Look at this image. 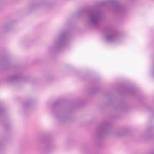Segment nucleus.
Here are the masks:
<instances>
[{"label":"nucleus","instance_id":"nucleus-1","mask_svg":"<svg viewBox=\"0 0 154 154\" xmlns=\"http://www.w3.org/2000/svg\"><path fill=\"white\" fill-rule=\"evenodd\" d=\"M71 31L69 29H66L59 34L54 46L48 47V50L50 51H58L67 46L69 44V39Z\"/></svg>","mask_w":154,"mask_h":154},{"label":"nucleus","instance_id":"nucleus-2","mask_svg":"<svg viewBox=\"0 0 154 154\" xmlns=\"http://www.w3.org/2000/svg\"><path fill=\"white\" fill-rule=\"evenodd\" d=\"M85 14L87 15L89 22L91 24L96 25L99 24L102 20V14L100 10L83 9L79 12L78 15L80 16Z\"/></svg>","mask_w":154,"mask_h":154},{"label":"nucleus","instance_id":"nucleus-3","mask_svg":"<svg viewBox=\"0 0 154 154\" xmlns=\"http://www.w3.org/2000/svg\"><path fill=\"white\" fill-rule=\"evenodd\" d=\"M110 5L118 15L124 16L128 12L127 8L124 5L118 2L116 0H109L102 2L100 4L101 6H108Z\"/></svg>","mask_w":154,"mask_h":154},{"label":"nucleus","instance_id":"nucleus-4","mask_svg":"<svg viewBox=\"0 0 154 154\" xmlns=\"http://www.w3.org/2000/svg\"><path fill=\"white\" fill-rule=\"evenodd\" d=\"M112 124L108 121H104L99 125L97 132V137L100 140L106 135L112 133Z\"/></svg>","mask_w":154,"mask_h":154},{"label":"nucleus","instance_id":"nucleus-5","mask_svg":"<svg viewBox=\"0 0 154 154\" xmlns=\"http://www.w3.org/2000/svg\"><path fill=\"white\" fill-rule=\"evenodd\" d=\"M52 112L54 116L59 119H66L67 114L61 106L60 102L56 101L52 106Z\"/></svg>","mask_w":154,"mask_h":154},{"label":"nucleus","instance_id":"nucleus-6","mask_svg":"<svg viewBox=\"0 0 154 154\" xmlns=\"http://www.w3.org/2000/svg\"><path fill=\"white\" fill-rule=\"evenodd\" d=\"M106 31L109 33L105 35V38L108 42H112L117 40L119 38V33L110 27L106 28Z\"/></svg>","mask_w":154,"mask_h":154},{"label":"nucleus","instance_id":"nucleus-7","mask_svg":"<svg viewBox=\"0 0 154 154\" xmlns=\"http://www.w3.org/2000/svg\"><path fill=\"white\" fill-rule=\"evenodd\" d=\"M23 80H26L23 78L22 76L20 74H16L9 75L7 79V81L10 83H14L17 82H20Z\"/></svg>","mask_w":154,"mask_h":154},{"label":"nucleus","instance_id":"nucleus-8","mask_svg":"<svg viewBox=\"0 0 154 154\" xmlns=\"http://www.w3.org/2000/svg\"><path fill=\"white\" fill-rule=\"evenodd\" d=\"M46 144V146L45 148V152L46 153H48V152L49 151L51 148L52 144L51 141L47 140L45 141Z\"/></svg>","mask_w":154,"mask_h":154},{"label":"nucleus","instance_id":"nucleus-9","mask_svg":"<svg viewBox=\"0 0 154 154\" xmlns=\"http://www.w3.org/2000/svg\"><path fill=\"white\" fill-rule=\"evenodd\" d=\"M5 113L4 109L0 105V116H3Z\"/></svg>","mask_w":154,"mask_h":154},{"label":"nucleus","instance_id":"nucleus-10","mask_svg":"<svg viewBox=\"0 0 154 154\" xmlns=\"http://www.w3.org/2000/svg\"><path fill=\"white\" fill-rule=\"evenodd\" d=\"M125 134V131H122L119 132H118L116 133V135L117 136H120L123 135Z\"/></svg>","mask_w":154,"mask_h":154},{"label":"nucleus","instance_id":"nucleus-11","mask_svg":"<svg viewBox=\"0 0 154 154\" xmlns=\"http://www.w3.org/2000/svg\"><path fill=\"white\" fill-rule=\"evenodd\" d=\"M126 92L129 93L130 94H134V91L133 89L131 88H128L126 91Z\"/></svg>","mask_w":154,"mask_h":154},{"label":"nucleus","instance_id":"nucleus-12","mask_svg":"<svg viewBox=\"0 0 154 154\" xmlns=\"http://www.w3.org/2000/svg\"><path fill=\"white\" fill-rule=\"evenodd\" d=\"M30 104V102H26L24 103L23 104V106L24 107L27 108L28 107Z\"/></svg>","mask_w":154,"mask_h":154},{"label":"nucleus","instance_id":"nucleus-13","mask_svg":"<svg viewBox=\"0 0 154 154\" xmlns=\"http://www.w3.org/2000/svg\"><path fill=\"white\" fill-rule=\"evenodd\" d=\"M150 154H154V152H152L150 153Z\"/></svg>","mask_w":154,"mask_h":154}]
</instances>
